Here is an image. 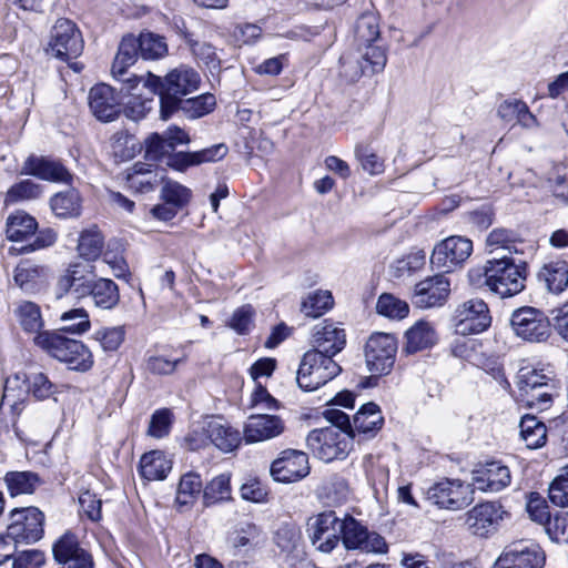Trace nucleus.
<instances>
[{
	"mask_svg": "<svg viewBox=\"0 0 568 568\" xmlns=\"http://www.w3.org/2000/svg\"><path fill=\"white\" fill-rule=\"evenodd\" d=\"M82 34L74 22L69 19H58L51 30L49 51L62 61L69 62L83 52Z\"/></svg>",
	"mask_w": 568,
	"mask_h": 568,
	"instance_id": "nucleus-9",
	"label": "nucleus"
},
{
	"mask_svg": "<svg viewBox=\"0 0 568 568\" xmlns=\"http://www.w3.org/2000/svg\"><path fill=\"white\" fill-rule=\"evenodd\" d=\"M176 144H146L144 158L158 165H165L176 171L190 166L222 160L227 154L226 144H213L196 152L176 151Z\"/></svg>",
	"mask_w": 568,
	"mask_h": 568,
	"instance_id": "nucleus-2",
	"label": "nucleus"
},
{
	"mask_svg": "<svg viewBox=\"0 0 568 568\" xmlns=\"http://www.w3.org/2000/svg\"><path fill=\"white\" fill-rule=\"evenodd\" d=\"M189 43L193 55L205 67L210 70H217L220 68V59L212 44L201 41H190Z\"/></svg>",
	"mask_w": 568,
	"mask_h": 568,
	"instance_id": "nucleus-61",
	"label": "nucleus"
},
{
	"mask_svg": "<svg viewBox=\"0 0 568 568\" xmlns=\"http://www.w3.org/2000/svg\"><path fill=\"white\" fill-rule=\"evenodd\" d=\"M42 193L40 184L32 180H23L13 184L6 193L4 204L10 205L21 201L38 199Z\"/></svg>",
	"mask_w": 568,
	"mask_h": 568,
	"instance_id": "nucleus-50",
	"label": "nucleus"
},
{
	"mask_svg": "<svg viewBox=\"0 0 568 568\" xmlns=\"http://www.w3.org/2000/svg\"><path fill=\"white\" fill-rule=\"evenodd\" d=\"M184 361L185 357L171 359L163 355H153L145 361V369L154 375H171Z\"/></svg>",
	"mask_w": 568,
	"mask_h": 568,
	"instance_id": "nucleus-60",
	"label": "nucleus"
},
{
	"mask_svg": "<svg viewBox=\"0 0 568 568\" xmlns=\"http://www.w3.org/2000/svg\"><path fill=\"white\" fill-rule=\"evenodd\" d=\"M89 297L92 298L94 306L101 310H112L120 302L119 286L110 278L98 276Z\"/></svg>",
	"mask_w": 568,
	"mask_h": 568,
	"instance_id": "nucleus-33",
	"label": "nucleus"
},
{
	"mask_svg": "<svg viewBox=\"0 0 568 568\" xmlns=\"http://www.w3.org/2000/svg\"><path fill=\"white\" fill-rule=\"evenodd\" d=\"M485 284L501 298L519 294L525 288L526 264H516L511 257L488 260L484 266Z\"/></svg>",
	"mask_w": 568,
	"mask_h": 568,
	"instance_id": "nucleus-4",
	"label": "nucleus"
},
{
	"mask_svg": "<svg viewBox=\"0 0 568 568\" xmlns=\"http://www.w3.org/2000/svg\"><path fill=\"white\" fill-rule=\"evenodd\" d=\"M473 252V242L464 236L453 235L437 243L430 256L433 267L452 272L462 266Z\"/></svg>",
	"mask_w": 568,
	"mask_h": 568,
	"instance_id": "nucleus-10",
	"label": "nucleus"
},
{
	"mask_svg": "<svg viewBox=\"0 0 568 568\" xmlns=\"http://www.w3.org/2000/svg\"><path fill=\"white\" fill-rule=\"evenodd\" d=\"M60 321L63 325L55 332L70 333V334H83L90 329L89 314L84 308H73L64 312L60 316Z\"/></svg>",
	"mask_w": 568,
	"mask_h": 568,
	"instance_id": "nucleus-47",
	"label": "nucleus"
},
{
	"mask_svg": "<svg viewBox=\"0 0 568 568\" xmlns=\"http://www.w3.org/2000/svg\"><path fill=\"white\" fill-rule=\"evenodd\" d=\"M130 100L125 103L124 112L128 118L138 121L144 118L153 108L154 95H151L142 85L135 91V94H126Z\"/></svg>",
	"mask_w": 568,
	"mask_h": 568,
	"instance_id": "nucleus-44",
	"label": "nucleus"
},
{
	"mask_svg": "<svg viewBox=\"0 0 568 568\" xmlns=\"http://www.w3.org/2000/svg\"><path fill=\"white\" fill-rule=\"evenodd\" d=\"M38 231V222L24 211L10 214L6 222V235L11 242H23Z\"/></svg>",
	"mask_w": 568,
	"mask_h": 568,
	"instance_id": "nucleus-29",
	"label": "nucleus"
},
{
	"mask_svg": "<svg viewBox=\"0 0 568 568\" xmlns=\"http://www.w3.org/2000/svg\"><path fill=\"white\" fill-rule=\"evenodd\" d=\"M203 484L201 476L194 471H189L180 478L176 490L175 503L179 507H187L194 504L201 491Z\"/></svg>",
	"mask_w": 568,
	"mask_h": 568,
	"instance_id": "nucleus-37",
	"label": "nucleus"
},
{
	"mask_svg": "<svg viewBox=\"0 0 568 568\" xmlns=\"http://www.w3.org/2000/svg\"><path fill=\"white\" fill-rule=\"evenodd\" d=\"M29 393L39 400L47 399L57 393V385L45 374L36 373L28 378Z\"/></svg>",
	"mask_w": 568,
	"mask_h": 568,
	"instance_id": "nucleus-59",
	"label": "nucleus"
},
{
	"mask_svg": "<svg viewBox=\"0 0 568 568\" xmlns=\"http://www.w3.org/2000/svg\"><path fill=\"white\" fill-rule=\"evenodd\" d=\"M285 430V424L280 416L268 414L251 415L244 425L246 443H258L280 436Z\"/></svg>",
	"mask_w": 568,
	"mask_h": 568,
	"instance_id": "nucleus-21",
	"label": "nucleus"
},
{
	"mask_svg": "<svg viewBox=\"0 0 568 568\" xmlns=\"http://www.w3.org/2000/svg\"><path fill=\"white\" fill-rule=\"evenodd\" d=\"M8 534L14 544H33L43 537L44 514L37 507L14 508Z\"/></svg>",
	"mask_w": 568,
	"mask_h": 568,
	"instance_id": "nucleus-7",
	"label": "nucleus"
},
{
	"mask_svg": "<svg viewBox=\"0 0 568 568\" xmlns=\"http://www.w3.org/2000/svg\"><path fill=\"white\" fill-rule=\"evenodd\" d=\"M342 519L332 510L311 517L307 521V535L316 550L329 554L341 540Z\"/></svg>",
	"mask_w": 568,
	"mask_h": 568,
	"instance_id": "nucleus-12",
	"label": "nucleus"
},
{
	"mask_svg": "<svg viewBox=\"0 0 568 568\" xmlns=\"http://www.w3.org/2000/svg\"><path fill=\"white\" fill-rule=\"evenodd\" d=\"M334 304L333 296L329 291H315L310 293L302 302L301 311L308 317H320Z\"/></svg>",
	"mask_w": 568,
	"mask_h": 568,
	"instance_id": "nucleus-45",
	"label": "nucleus"
},
{
	"mask_svg": "<svg viewBox=\"0 0 568 568\" xmlns=\"http://www.w3.org/2000/svg\"><path fill=\"white\" fill-rule=\"evenodd\" d=\"M216 105L215 97L211 93L195 98L180 100L179 106L186 116L197 119L212 112Z\"/></svg>",
	"mask_w": 568,
	"mask_h": 568,
	"instance_id": "nucleus-48",
	"label": "nucleus"
},
{
	"mask_svg": "<svg viewBox=\"0 0 568 568\" xmlns=\"http://www.w3.org/2000/svg\"><path fill=\"white\" fill-rule=\"evenodd\" d=\"M538 282L554 294H560L568 286V263L552 261L545 264L537 274Z\"/></svg>",
	"mask_w": 568,
	"mask_h": 568,
	"instance_id": "nucleus-27",
	"label": "nucleus"
},
{
	"mask_svg": "<svg viewBox=\"0 0 568 568\" xmlns=\"http://www.w3.org/2000/svg\"><path fill=\"white\" fill-rule=\"evenodd\" d=\"M558 394L557 382L545 384L542 387H537L520 394L521 400L530 408L538 410L548 409L554 397Z\"/></svg>",
	"mask_w": 568,
	"mask_h": 568,
	"instance_id": "nucleus-40",
	"label": "nucleus"
},
{
	"mask_svg": "<svg viewBox=\"0 0 568 568\" xmlns=\"http://www.w3.org/2000/svg\"><path fill=\"white\" fill-rule=\"evenodd\" d=\"M48 281L45 266L36 264L30 260H22L13 270L14 284L27 294H34L41 291Z\"/></svg>",
	"mask_w": 568,
	"mask_h": 568,
	"instance_id": "nucleus-26",
	"label": "nucleus"
},
{
	"mask_svg": "<svg viewBox=\"0 0 568 568\" xmlns=\"http://www.w3.org/2000/svg\"><path fill=\"white\" fill-rule=\"evenodd\" d=\"M124 335V328L121 326L104 327L94 333V339L100 343L103 351L115 352L123 343Z\"/></svg>",
	"mask_w": 568,
	"mask_h": 568,
	"instance_id": "nucleus-58",
	"label": "nucleus"
},
{
	"mask_svg": "<svg viewBox=\"0 0 568 568\" xmlns=\"http://www.w3.org/2000/svg\"><path fill=\"white\" fill-rule=\"evenodd\" d=\"M89 106L94 116L103 122L113 121L120 113V100L114 90L104 83L89 92Z\"/></svg>",
	"mask_w": 568,
	"mask_h": 568,
	"instance_id": "nucleus-24",
	"label": "nucleus"
},
{
	"mask_svg": "<svg viewBox=\"0 0 568 568\" xmlns=\"http://www.w3.org/2000/svg\"><path fill=\"white\" fill-rule=\"evenodd\" d=\"M231 475L221 474L214 477L203 488V501L205 506L231 499Z\"/></svg>",
	"mask_w": 568,
	"mask_h": 568,
	"instance_id": "nucleus-41",
	"label": "nucleus"
},
{
	"mask_svg": "<svg viewBox=\"0 0 568 568\" xmlns=\"http://www.w3.org/2000/svg\"><path fill=\"white\" fill-rule=\"evenodd\" d=\"M345 331L326 320L314 326L312 334L313 348L310 352H316L324 356L329 355L333 359L345 347Z\"/></svg>",
	"mask_w": 568,
	"mask_h": 568,
	"instance_id": "nucleus-20",
	"label": "nucleus"
},
{
	"mask_svg": "<svg viewBox=\"0 0 568 568\" xmlns=\"http://www.w3.org/2000/svg\"><path fill=\"white\" fill-rule=\"evenodd\" d=\"M125 82L130 92L142 85L151 95L159 94L161 118L166 120L178 109L182 97L199 89L201 77L191 67L180 65L163 80L148 72L146 77L130 78Z\"/></svg>",
	"mask_w": 568,
	"mask_h": 568,
	"instance_id": "nucleus-1",
	"label": "nucleus"
},
{
	"mask_svg": "<svg viewBox=\"0 0 568 568\" xmlns=\"http://www.w3.org/2000/svg\"><path fill=\"white\" fill-rule=\"evenodd\" d=\"M397 341L387 333L373 334L365 345V358L368 371L374 375L388 374L395 363Z\"/></svg>",
	"mask_w": 568,
	"mask_h": 568,
	"instance_id": "nucleus-13",
	"label": "nucleus"
},
{
	"mask_svg": "<svg viewBox=\"0 0 568 568\" xmlns=\"http://www.w3.org/2000/svg\"><path fill=\"white\" fill-rule=\"evenodd\" d=\"M53 213L59 217H73L80 214V196L75 190L55 194L50 201Z\"/></svg>",
	"mask_w": 568,
	"mask_h": 568,
	"instance_id": "nucleus-43",
	"label": "nucleus"
},
{
	"mask_svg": "<svg viewBox=\"0 0 568 568\" xmlns=\"http://www.w3.org/2000/svg\"><path fill=\"white\" fill-rule=\"evenodd\" d=\"M449 294V282L444 276L426 278L415 286L414 303L422 308L442 305Z\"/></svg>",
	"mask_w": 568,
	"mask_h": 568,
	"instance_id": "nucleus-25",
	"label": "nucleus"
},
{
	"mask_svg": "<svg viewBox=\"0 0 568 568\" xmlns=\"http://www.w3.org/2000/svg\"><path fill=\"white\" fill-rule=\"evenodd\" d=\"M545 555L535 544H514L496 560L494 568H542Z\"/></svg>",
	"mask_w": 568,
	"mask_h": 568,
	"instance_id": "nucleus-19",
	"label": "nucleus"
},
{
	"mask_svg": "<svg viewBox=\"0 0 568 568\" xmlns=\"http://www.w3.org/2000/svg\"><path fill=\"white\" fill-rule=\"evenodd\" d=\"M171 424V410L168 408L158 409L151 417L148 434L155 438H162L169 434Z\"/></svg>",
	"mask_w": 568,
	"mask_h": 568,
	"instance_id": "nucleus-63",
	"label": "nucleus"
},
{
	"mask_svg": "<svg viewBox=\"0 0 568 568\" xmlns=\"http://www.w3.org/2000/svg\"><path fill=\"white\" fill-rule=\"evenodd\" d=\"M406 351L416 353L432 347L437 342V334L434 326L426 321L416 322L405 334Z\"/></svg>",
	"mask_w": 568,
	"mask_h": 568,
	"instance_id": "nucleus-30",
	"label": "nucleus"
},
{
	"mask_svg": "<svg viewBox=\"0 0 568 568\" xmlns=\"http://www.w3.org/2000/svg\"><path fill=\"white\" fill-rule=\"evenodd\" d=\"M306 443L314 456L326 463L346 457L352 448L351 435L333 427L312 430Z\"/></svg>",
	"mask_w": 568,
	"mask_h": 568,
	"instance_id": "nucleus-6",
	"label": "nucleus"
},
{
	"mask_svg": "<svg viewBox=\"0 0 568 568\" xmlns=\"http://www.w3.org/2000/svg\"><path fill=\"white\" fill-rule=\"evenodd\" d=\"M136 40L139 41L140 54L145 60L160 59L168 53V44L164 38L159 34L143 32Z\"/></svg>",
	"mask_w": 568,
	"mask_h": 568,
	"instance_id": "nucleus-46",
	"label": "nucleus"
},
{
	"mask_svg": "<svg viewBox=\"0 0 568 568\" xmlns=\"http://www.w3.org/2000/svg\"><path fill=\"white\" fill-rule=\"evenodd\" d=\"M80 551H87L80 547L74 534L67 531L53 545V556L59 564H65L71 558L80 555Z\"/></svg>",
	"mask_w": 568,
	"mask_h": 568,
	"instance_id": "nucleus-52",
	"label": "nucleus"
},
{
	"mask_svg": "<svg viewBox=\"0 0 568 568\" xmlns=\"http://www.w3.org/2000/svg\"><path fill=\"white\" fill-rule=\"evenodd\" d=\"M557 382L552 372L545 369H537L532 367H521L517 376V386L519 393L523 394L530 389L542 387L545 384Z\"/></svg>",
	"mask_w": 568,
	"mask_h": 568,
	"instance_id": "nucleus-42",
	"label": "nucleus"
},
{
	"mask_svg": "<svg viewBox=\"0 0 568 568\" xmlns=\"http://www.w3.org/2000/svg\"><path fill=\"white\" fill-rule=\"evenodd\" d=\"M34 343L50 356L65 363L71 369L85 372L93 365V356L87 345L81 341L68 338L59 332L38 333Z\"/></svg>",
	"mask_w": 568,
	"mask_h": 568,
	"instance_id": "nucleus-3",
	"label": "nucleus"
},
{
	"mask_svg": "<svg viewBox=\"0 0 568 568\" xmlns=\"http://www.w3.org/2000/svg\"><path fill=\"white\" fill-rule=\"evenodd\" d=\"M156 176H151V171L144 169L143 164L136 163L134 172L128 175L129 186L139 193H148L155 189Z\"/></svg>",
	"mask_w": 568,
	"mask_h": 568,
	"instance_id": "nucleus-56",
	"label": "nucleus"
},
{
	"mask_svg": "<svg viewBox=\"0 0 568 568\" xmlns=\"http://www.w3.org/2000/svg\"><path fill=\"white\" fill-rule=\"evenodd\" d=\"M548 497L554 505L568 507V465L549 485Z\"/></svg>",
	"mask_w": 568,
	"mask_h": 568,
	"instance_id": "nucleus-57",
	"label": "nucleus"
},
{
	"mask_svg": "<svg viewBox=\"0 0 568 568\" xmlns=\"http://www.w3.org/2000/svg\"><path fill=\"white\" fill-rule=\"evenodd\" d=\"M376 311L390 320H403L409 313L408 304L393 294H382L376 303Z\"/></svg>",
	"mask_w": 568,
	"mask_h": 568,
	"instance_id": "nucleus-49",
	"label": "nucleus"
},
{
	"mask_svg": "<svg viewBox=\"0 0 568 568\" xmlns=\"http://www.w3.org/2000/svg\"><path fill=\"white\" fill-rule=\"evenodd\" d=\"M356 34L358 45L376 42L381 34L377 17L373 13H365L361 16L357 21Z\"/></svg>",
	"mask_w": 568,
	"mask_h": 568,
	"instance_id": "nucleus-54",
	"label": "nucleus"
},
{
	"mask_svg": "<svg viewBox=\"0 0 568 568\" xmlns=\"http://www.w3.org/2000/svg\"><path fill=\"white\" fill-rule=\"evenodd\" d=\"M27 382L28 377L24 373H17L7 377L1 405H8L13 410L18 409V406L29 394Z\"/></svg>",
	"mask_w": 568,
	"mask_h": 568,
	"instance_id": "nucleus-34",
	"label": "nucleus"
},
{
	"mask_svg": "<svg viewBox=\"0 0 568 568\" xmlns=\"http://www.w3.org/2000/svg\"><path fill=\"white\" fill-rule=\"evenodd\" d=\"M171 468V460L160 450L145 453L140 460V474L148 480L164 479Z\"/></svg>",
	"mask_w": 568,
	"mask_h": 568,
	"instance_id": "nucleus-32",
	"label": "nucleus"
},
{
	"mask_svg": "<svg viewBox=\"0 0 568 568\" xmlns=\"http://www.w3.org/2000/svg\"><path fill=\"white\" fill-rule=\"evenodd\" d=\"M190 197L191 191L178 182L166 181L162 186L161 199L176 209L187 204Z\"/></svg>",
	"mask_w": 568,
	"mask_h": 568,
	"instance_id": "nucleus-55",
	"label": "nucleus"
},
{
	"mask_svg": "<svg viewBox=\"0 0 568 568\" xmlns=\"http://www.w3.org/2000/svg\"><path fill=\"white\" fill-rule=\"evenodd\" d=\"M21 173L52 182L71 183L72 181V175L59 161L47 156H28Z\"/></svg>",
	"mask_w": 568,
	"mask_h": 568,
	"instance_id": "nucleus-22",
	"label": "nucleus"
},
{
	"mask_svg": "<svg viewBox=\"0 0 568 568\" xmlns=\"http://www.w3.org/2000/svg\"><path fill=\"white\" fill-rule=\"evenodd\" d=\"M427 499L440 508L458 510L473 503L474 488L460 479L446 478L428 488Z\"/></svg>",
	"mask_w": 568,
	"mask_h": 568,
	"instance_id": "nucleus-8",
	"label": "nucleus"
},
{
	"mask_svg": "<svg viewBox=\"0 0 568 568\" xmlns=\"http://www.w3.org/2000/svg\"><path fill=\"white\" fill-rule=\"evenodd\" d=\"M34 235L36 237L31 243L21 247H10L9 253L12 255L29 254L53 246L58 240L57 232L51 227L42 229L36 232Z\"/></svg>",
	"mask_w": 568,
	"mask_h": 568,
	"instance_id": "nucleus-53",
	"label": "nucleus"
},
{
	"mask_svg": "<svg viewBox=\"0 0 568 568\" xmlns=\"http://www.w3.org/2000/svg\"><path fill=\"white\" fill-rule=\"evenodd\" d=\"M514 333L530 343H541L550 336L548 317L539 310L525 306L516 310L510 318Z\"/></svg>",
	"mask_w": 568,
	"mask_h": 568,
	"instance_id": "nucleus-11",
	"label": "nucleus"
},
{
	"mask_svg": "<svg viewBox=\"0 0 568 568\" xmlns=\"http://www.w3.org/2000/svg\"><path fill=\"white\" fill-rule=\"evenodd\" d=\"M4 481L11 496L32 494L41 484L40 477L33 471H9Z\"/></svg>",
	"mask_w": 568,
	"mask_h": 568,
	"instance_id": "nucleus-38",
	"label": "nucleus"
},
{
	"mask_svg": "<svg viewBox=\"0 0 568 568\" xmlns=\"http://www.w3.org/2000/svg\"><path fill=\"white\" fill-rule=\"evenodd\" d=\"M527 511L529 517L540 525L546 526L550 521L551 517L547 501L538 493H531L529 495Z\"/></svg>",
	"mask_w": 568,
	"mask_h": 568,
	"instance_id": "nucleus-62",
	"label": "nucleus"
},
{
	"mask_svg": "<svg viewBox=\"0 0 568 568\" xmlns=\"http://www.w3.org/2000/svg\"><path fill=\"white\" fill-rule=\"evenodd\" d=\"M384 418L375 403L364 404L353 418V437L355 433L374 435L381 429Z\"/></svg>",
	"mask_w": 568,
	"mask_h": 568,
	"instance_id": "nucleus-31",
	"label": "nucleus"
},
{
	"mask_svg": "<svg viewBox=\"0 0 568 568\" xmlns=\"http://www.w3.org/2000/svg\"><path fill=\"white\" fill-rule=\"evenodd\" d=\"M203 429L207 439L222 452H232L241 443L240 432L219 420L209 422Z\"/></svg>",
	"mask_w": 568,
	"mask_h": 568,
	"instance_id": "nucleus-28",
	"label": "nucleus"
},
{
	"mask_svg": "<svg viewBox=\"0 0 568 568\" xmlns=\"http://www.w3.org/2000/svg\"><path fill=\"white\" fill-rule=\"evenodd\" d=\"M97 278L94 265L85 263L70 264L58 278L57 290L60 296L71 292L77 298L89 297L90 290Z\"/></svg>",
	"mask_w": 568,
	"mask_h": 568,
	"instance_id": "nucleus-16",
	"label": "nucleus"
},
{
	"mask_svg": "<svg viewBox=\"0 0 568 568\" xmlns=\"http://www.w3.org/2000/svg\"><path fill=\"white\" fill-rule=\"evenodd\" d=\"M342 367L329 355L307 351L300 363L296 382L303 390L312 392L335 378Z\"/></svg>",
	"mask_w": 568,
	"mask_h": 568,
	"instance_id": "nucleus-5",
	"label": "nucleus"
},
{
	"mask_svg": "<svg viewBox=\"0 0 568 568\" xmlns=\"http://www.w3.org/2000/svg\"><path fill=\"white\" fill-rule=\"evenodd\" d=\"M507 511L498 503L486 501L474 506L466 513L468 530L480 537L495 532Z\"/></svg>",
	"mask_w": 568,
	"mask_h": 568,
	"instance_id": "nucleus-17",
	"label": "nucleus"
},
{
	"mask_svg": "<svg viewBox=\"0 0 568 568\" xmlns=\"http://www.w3.org/2000/svg\"><path fill=\"white\" fill-rule=\"evenodd\" d=\"M455 331L460 335L479 334L491 323L487 304L480 298H471L455 311Z\"/></svg>",
	"mask_w": 568,
	"mask_h": 568,
	"instance_id": "nucleus-15",
	"label": "nucleus"
},
{
	"mask_svg": "<svg viewBox=\"0 0 568 568\" xmlns=\"http://www.w3.org/2000/svg\"><path fill=\"white\" fill-rule=\"evenodd\" d=\"M22 328L28 333H38L43 326L40 307L33 302H24L17 308Z\"/></svg>",
	"mask_w": 568,
	"mask_h": 568,
	"instance_id": "nucleus-51",
	"label": "nucleus"
},
{
	"mask_svg": "<svg viewBox=\"0 0 568 568\" xmlns=\"http://www.w3.org/2000/svg\"><path fill=\"white\" fill-rule=\"evenodd\" d=\"M520 437L530 449L541 447L547 439L546 425L536 416L525 415L519 424Z\"/></svg>",
	"mask_w": 568,
	"mask_h": 568,
	"instance_id": "nucleus-36",
	"label": "nucleus"
},
{
	"mask_svg": "<svg viewBox=\"0 0 568 568\" xmlns=\"http://www.w3.org/2000/svg\"><path fill=\"white\" fill-rule=\"evenodd\" d=\"M510 480L509 468L500 462L486 463L473 474V485L481 491H500L510 484Z\"/></svg>",
	"mask_w": 568,
	"mask_h": 568,
	"instance_id": "nucleus-23",
	"label": "nucleus"
},
{
	"mask_svg": "<svg viewBox=\"0 0 568 568\" xmlns=\"http://www.w3.org/2000/svg\"><path fill=\"white\" fill-rule=\"evenodd\" d=\"M308 474V456L302 450H283L271 465V475L274 480L280 483H295Z\"/></svg>",
	"mask_w": 568,
	"mask_h": 568,
	"instance_id": "nucleus-18",
	"label": "nucleus"
},
{
	"mask_svg": "<svg viewBox=\"0 0 568 568\" xmlns=\"http://www.w3.org/2000/svg\"><path fill=\"white\" fill-rule=\"evenodd\" d=\"M341 539L346 549L379 554L387 550V545L381 535L368 531L365 526L353 517L342 519Z\"/></svg>",
	"mask_w": 568,
	"mask_h": 568,
	"instance_id": "nucleus-14",
	"label": "nucleus"
},
{
	"mask_svg": "<svg viewBox=\"0 0 568 568\" xmlns=\"http://www.w3.org/2000/svg\"><path fill=\"white\" fill-rule=\"evenodd\" d=\"M104 247V237L98 226L84 229L79 236L78 253L87 261H95Z\"/></svg>",
	"mask_w": 568,
	"mask_h": 568,
	"instance_id": "nucleus-35",
	"label": "nucleus"
},
{
	"mask_svg": "<svg viewBox=\"0 0 568 568\" xmlns=\"http://www.w3.org/2000/svg\"><path fill=\"white\" fill-rule=\"evenodd\" d=\"M80 514L91 521H99L102 517V500L90 490H84L79 496Z\"/></svg>",
	"mask_w": 568,
	"mask_h": 568,
	"instance_id": "nucleus-64",
	"label": "nucleus"
},
{
	"mask_svg": "<svg viewBox=\"0 0 568 568\" xmlns=\"http://www.w3.org/2000/svg\"><path fill=\"white\" fill-rule=\"evenodd\" d=\"M358 52L359 59L369 73H379L385 69L387 63L386 48L377 45L375 42L363 43L358 45Z\"/></svg>",
	"mask_w": 568,
	"mask_h": 568,
	"instance_id": "nucleus-39",
	"label": "nucleus"
}]
</instances>
